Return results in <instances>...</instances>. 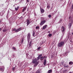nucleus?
<instances>
[{"instance_id":"obj_36","label":"nucleus","mask_w":73,"mask_h":73,"mask_svg":"<svg viewBox=\"0 0 73 73\" xmlns=\"http://www.w3.org/2000/svg\"><path fill=\"white\" fill-rule=\"evenodd\" d=\"M23 39L22 40V41H21V43H23Z\"/></svg>"},{"instance_id":"obj_22","label":"nucleus","mask_w":73,"mask_h":73,"mask_svg":"<svg viewBox=\"0 0 73 73\" xmlns=\"http://www.w3.org/2000/svg\"><path fill=\"white\" fill-rule=\"evenodd\" d=\"M69 64H70L71 65H73V62H69Z\"/></svg>"},{"instance_id":"obj_20","label":"nucleus","mask_w":73,"mask_h":73,"mask_svg":"<svg viewBox=\"0 0 73 73\" xmlns=\"http://www.w3.org/2000/svg\"><path fill=\"white\" fill-rule=\"evenodd\" d=\"M43 59H44V57H41L40 58V60H41V61H42V60H43Z\"/></svg>"},{"instance_id":"obj_23","label":"nucleus","mask_w":73,"mask_h":73,"mask_svg":"<svg viewBox=\"0 0 73 73\" xmlns=\"http://www.w3.org/2000/svg\"><path fill=\"white\" fill-rule=\"evenodd\" d=\"M36 73H40V71L38 70L36 72Z\"/></svg>"},{"instance_id":"obj_10","label":"nucleus","mask_w":73,"mask_h":73,"mask_svg":"<svg viewBox=\"0 0 73 73\" xmlns=\"http://www.w3.org/2000/svg\"><path fill=\"white\" fill-rule=\"evenodd\" d=\"M46 27H47V25H45L43 27H42V29L43 30V29H45L46 28Z\"/></svg>"},{"instance_id":"obj_5","label":"nucleus","mask_w":73,"mask_h":73,"mask_svg":"<svg viewBox=\"0 0 73 73\" xmlns=\"http://www.w3.org/2000/svg\"><path fill=\"white\" fill-rule=\"evenodd\" d=\"M46 22V20H44L43 21H41L40 23V25H43V24H44V23H45Z\"/></svg>"},{"instance_id":"obj_39","label":"nucleus","mask_w":73,"mask_h":73,"mask_svg":"<svg viewBox=\"0 0 73 73\" xmlns=\"http://www.w3.org/2000/svg\"><path fill=\"white\" fill-rule=\"evenodd\" d=\"M59 1H63V0H59Z\"/></svg>"},{"instance_id":"obj_4","label":"nucleus","mask_w":73,"mask_h":73,"mask_svg":"<svg viewBox=\"0 0 73 73\" xmlns=\"http://www.w3.org/2000/svg\"><path fill=\"white\" fill-rule=\"evenodd\" d=\"M36 62H37V59L35 58V59H34L33 61V64H35V63H36Z\"/></svg>"},{"instance_id":"obj_27","label":"nucleus","mask_w":73,"mask_h":73,"mask_svg":"<svg viewBox=\"0 0 73 73\" xmlns=\"http://www.w3.org/2000/svg\"><path fill=\"white\" fill-rule=\"evenodd\" d=\"M47 9H49V8H50V6L49 5L47 6Z\"/></svg>"},{"instance_id":"obj_8","label":"nucleus","mask_w":73,"mask_h":73,"mask_svg":"<svg viewBox=\"0 0 73 73\" xmlns=\"http://www.w3.org/2000/svg\"><path fill=\"white\" fill-rule=\"evenodd\" d=\"M40 11L41 12V13H43L44 12H45V11L44 10V9H40Z\"/></svg>"},{"instance_id":"obj_11","label":"nucleus","mask_w":73,"mask_h":73,"mask_svg":"<svg viewBox=\"0 0 73 73\" xmlns=\"http://www.w3.org/2000/svg\"><path fill=\"white\" fill-rule=\"evenodd\" d=\"M38 62H36V63H35V64H34V67H36L37 65H38Z\"/></svg>"},{"instance_id":"obj_33","label":"nucleus","mask_w":73,"mask_h":73,"mask_svg":"<svg viewBox=\"0 0 73 73\" xmlns=\"http://www.w3.org/2000/svg\"><path fill=\"white\" fill-rule=\"evenodd\" d=\"M51 15H48V17L49 18H50L51 17Z\"/></svg>"},{"instance_id":"obj_34","label":"nucleus","mask_w":73,"mask_h":73,"mask_svg":"<svg viewBox=\"0 0 73 73\" xmlns=\"http://www.w3.org/2000/svg\"><path fill=\"white\" fill-rule=\"evenodd\" d=\"M64 62H61V64L62 65H64Z\"/></svg>"},{"instance_id":"obj_7","label":"nucleus","mask_w":73,"mask_h":73,"mask_svg":"<svg viewBox=\"0 0 73 73\" xmlns=\"http://www.w3.org/2000/svg\"><path fill=\"white\" fill-rule=\"evenodd\" d=\"M41 56H42V54H41L37 57V61H38V60H39V59H40V57H41Z\"/></svg>"},{"instance_id":"obj_19","label":"nucleus","mask_w":73,"mask_h":73,"mask_svg":"<svg viewBox=\"0 0 73 73\" xmlns=\"http://www.w3.org/2000/svg\"><path fill=\"white\" fill-rule=\"evenodd\" d=\"M52 70H48V73H50L51 72H52Z\"/></svg>"},{"instance_id":"obj_25","label":"nucleus","mask_w":73,"mask_h":73,"mask_svg":"<svg viewBox=\"0 0 73 73\" xmlns=\"http://www.w3.org/2000/svg\"><path fill=\"white\" fill-rule=\"evenodd\" d=\"M12 69H13V70H15V69H16V68L15 67H13Z\"/></svg>"},{"instance_id":"obj_37","label":"nucleus","mask_w":73,"mask_h":73,"mask_svg":"<svg viewBox=\"0 0 73 73\" xmlns=\"http://www.w3.org/2000/svg\"><path fill=\"white\" fill-rule=\"evenodd\" d=\"M13 49L14 50H16V48L15 47H13Z\"/></svg>"},{"instance_id":"obj_15","label":"nucleus","mask_w":73,"mask_h":73,"mask_svg":"<svg viewBox=\"0 0 73 73\" xmlns=\"http://www.w3.org/2000/svg\"><path fill=\"white\" fill-rule=\"evenodd\" d=\"M69 20H71V22L72 23H73V19H71V18H70V17H69Z\"/></svg>"},{"instance_id":"obj_40","label":"nucleus","mask_w":73,"mask_h":73,"mask_svg":"<svg viewBox=\"0 0 73 73\" xmlns=\"http://www.w3.org/2000/svg\"><path fill=\"white\" fill-rule=\"evenodd\" d=\"M1 31V28H0V31Z\"/></svg>"},{"instance_id":"obj_16","label":"nucleus","mask_w":73,"mask_h":73,"mask_svg":"<svg viewBox=\"0 0 73 73\" xmlns=\"http://www.w3.org/2000/svg\"><path fill=\"white\" fill-rule=\"evenodd\" d=\"M27 9V7H24V9H23L22 12H24L25 11V10Z\"/></svg>"},{"instance_id":"obj_2","label":"nucleus","mask_w":73,"mask_h":73,"mask_svg":"<svg viewBox=\"0 0 73 73\" xmlns=\"http://www.w3.org/2000/svg\"><path fill=\"white\" fill-rule=\"evenodd\" d=\"M21 30H23L22 29V28L21 27L19 29H18L16 30V29L15 28L14 29H13V31H15V32H19V31H21Z\"/></svg>"},{"instance_id":"obj_31","label":"nucleus","mask_w":73,"mask_h":73,"mask_svg":"<svg viewBox=\"0 0 73 73\" xmlns=\"http://www.w3.org/2000/svg\"><path fill=\"white\" fill-rule=\"evenodd\" d=\"M43 58H44V59H46V57L45 56H44Z\"/></svg>"},{"instance_id":"obj_3","label":"nucleus","mask_w":73,"mask_h":73,"mask_svg":"<svg viewBox=\"0 0 73 73\" xmlns=\"http://www.w3.org/2000/svg\"><path fill=\"white\" fill-rule=\"evenodd\" d=\"M30 38H31V34H30V33H29L27 35V39L28 43H29V40H30Z\"/></svg>"},{"instance_id":"obj_21","label":"nucleus","mask_w":73,"mask_h":73,"mask_svg":"<svg viewBox=\"0 0 73 73\" xmlns=\"http://www.w3.org/2000/svg\"><path fill=\"white\" fill-rule=\"evenodd\" d=\"M61 31L62 32H64L65 31V29H61Z\"/></svg>"},{"instance_id":"obj_38","label":"nucleus","mask_w":73,"mask_h":73,"mask_svg":"<svg viewBox=\"0 0 73 73\" xmlns=\"http://www.w3.org/2000/svg\"><path fill=\"white\" fill-rule=\"evenodd\" d=\"M12 57H15V55H14V54H13Z\"/></svg>"},{"instance_id":"obj_17","label":"nucleus","mask_w":73,"mask_h":73,"mask_svg":"<svg viewBox=\"0 0 73 73\" xmlns=\"http://www.w3.org/2000/svg\"><path fill=\"white\" fill-rule=\"evenodd\" d=\"M32 46V42L30 41L29 44V46Z\"/></svg>"},{"instance_id":"obj_41","label":"nucleus","mask_w":73,"mask_h":73,"mask_svg":"<svg viewBox=\"0 0 73 73\" xmlns=\"http://www.w3.org/2000/svg\"><path fill=\"white\" fill-rule=\"evenodd\" d=\"M60 23H61V21L59 22Z\"/></svg>"},{"instance_id":"obj_26","label":"nucleus","mask_w":73,"mask_h":73,"mask_svg":"<svg viewBox=\"0 0 73 73\" xmlns=\"http://www.w3.org/2000/svg\"><path fill=\"white\" fill-rule=\"evenodd\" d=\"M71 26H72V23H70L69 24V27H71Z\"/></svg>"},{"instance_id":"obj_30","label":"nucleus","mask_w":73,"mask_h":73,"mask_svg":"<svg viewBox=\"0 0 73 73\" xmlns=\"http://www.w3.org/2000/svg\"><path fill=\"white\" fill-rule=\"evenodd\" d=\"M36 29H39V27L37 26V27H36Z\"/></svg>"},{"instance_id":"obj_43","label":"nucleus","mask_w":73,"mask_h":73,"mask_svg":"<svg viewBox=\"0 0 73 73\" xmlns=\"http://www.w3.org/2000/svg\"><path fill=\"white\" fill-rule=\"evenodd\" d=\"M3 69H5L4 67H3Z\"/></svg>"},{"instance_id":"obj_14","label":"nucleus","mask_w":73,"mask_h":73,"mask_svg":"<svg viewBox=\"0 0 73 73\" xmlns=\"http://www.w3.org/2000/svg\"><path fill=\"white\" fill-rule=\"evenodd\" d=\"M7 30L6 29H3V32H7Z\"/></svg>"},{"instance_id":"obj_28","label":"nucleus","mask_w":73,"mask_h":73,"mask_svg":"<svg viewBox=\"0 0 73 73\" xmlns=\"http://www.w3.org/2000/svg\"><path fill=\"white\" fill-rule=\"evenodd\" d=\"M52 35L51 34H50L49 35H48V36L49 37H51V36H52Z\"/></svg>"},{"instance_id":"obj_24","label":"nucleus","mask_w":73,"mask_h":73,"mask_svg":"<svg viewBox=\"0 0 73 73\" xmlns=\"http://www.w3.org/2000/svg\"><path fill=\"white\" fill-rule=\"evenodd\" d=\"M18 9H19V6H18L17 8H15L16 11H17V10H18Z\"/></svg>"},{"instance_id":"obj_44","label":"nucleus","mask_w":73,"mask_h":73,"mask_svg":"<svg viewBox=\"0 0 73 73\" xmlns=\"http://www.w3.org/2000/svg\"><path fill=\"white\" fill-rule=\"evenodd\" d=\"M1 23V21L0 20V23Z\"/></svg>"},{"instance_id":"obj_42","label":"nucleus","mask_w":73,"mask_h":73,"mask_svg":"<svg viewBox=\"0 0 73 73\" xmlns=\"http://www.w3.org/2000/svg\"><path fill=\"white\" fill-rule=\"evenodd\" d=\"M65 71H66V72H67L68 70H66Z\"/></svg>"},{"instance_id":"obj_9","label":"nucleus","mask_w":73,"mask_h":73,"mask_svg":"<svg viewBox=\"0 0 73 73\" xmlns=\"http://www.w3.org/2000/svg\"><path fill=\"white\" fill-rule=\"evenodd\" d=\"M46 59H45L44 60V66H45V65H46Z\"/></svg>"},{"instance_id":"obj_1","label":"nucleus","mask_w":73,"mask_h":73,"mask_svg":"<svg viewBox=\"0 0 73 73\" xmlns=\"http://www.w3.org/2000/svg\"><path fill=\"white\" fill-rule=\"evenodd\" d=\"M64 42L62 41L59 42L58 45V47H62L64 46Z\"/></svg>"},{"instance_id":"obj_13","label":"nucleus","mask_w":73,"mask_h":73,"mask_svg":"<svg viewBox=\"0 0 73 73\" xmlns=\"http://www.w3.org/2000/svg\"><path fill=\"white\" fill-rule=\"evenodd\" d=\"M64 66L65 67V68H68V67H69V66L68 65H66V64H64Z\"/></svg>"},{"instance_id":"obj_32","label":"nucleus","mask_w":73,"mask_h":73,"mask_svg":"<svg viewBox=\"0 0 73 73\" xmlns=\"http://www.w3.org/2000/svg\"><path fill=\"white\" fill-rule=\"evenodd\" d=\"M29 0H26V3H29Z\"/></svg>"},{"instance_id":"obj_6","label":"nucleus","mask_w":73,"mask_h":73,"mask_svg":"<svg viewBox=\"0 0 73 73\" xmlns=\"http://www.w3.org/2000/svg\"><path fill=\"white\" fill-rule=\"evenodd\" d=\"M27 26H28L30 24V21L28 19H27L26 20Z\"/></svg>"},{"instance_id":"obj_35","label":"nucleus","mask_w":73,"mask_h":73,"mask_svg":"<svg viewBox=\"0 0 73 73\" xmlns=\"http://www.w3.org/2000/svg\"><path fill=\"white\" fill-rule=\"evenodd\" d=\"M61 29H65L64 26H62L61 27Z\"/></svg>"},{"instance_id":"obj_18","label":"nucleus","mask_w":73,"mask_h":73,"mask_svg":"<svg viewBox=\"0 0 73 73\" xmlns=\"http://www.w3.org/2000/svg\"><path fill=\"white\" fill-rule=\"evenodd\" d=\"M0 70H1L2 72H3L4 71V70H3V69L1 68V67H0Z\"/></svg>"},{"instance_id":"obj_29","label":"nucleus","mask_w":73,"mask_h":73,"mask_svg":"<svg viewBox=\"0 0 73 73\" xmlns=\"http://www.w3.org/2000/svg\"><path fill=\"white\" fill-rule=\"evenodd\" d=\"M41 49V47H39L38 48V50H40Z\"/></svg>"},{"instance_id":"obj_12","label":"nucleus","mask_w":73,"mask_h":73,"mask_svg":"<svg viewBox=\"0 0 73 73\" xmlns=\"http://www.w3.org/2000/svg\"><path fill=\"white\" fill-rule=\"evenodd\" d=\"M35 31H33V37H35Z\"/></svg>"}]
</instances>
